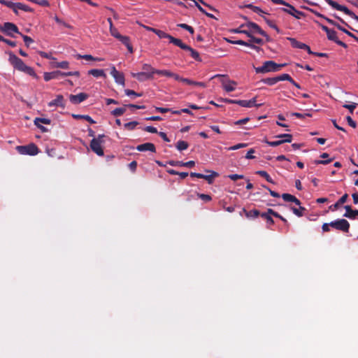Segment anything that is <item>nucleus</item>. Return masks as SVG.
Returning <instances> with one entry per match:
<instances>
[{
  "label": "nucleus",
  "instance_id": "f8f14e48",
  "mask_svg": "<svg viewBox=\"0 0 358 358\" xmlns=\"http://www.w3.org/2000/svg\"><path fill=\"white\" fill-rule=\"evenodd\" d=\"M327 36L329 40L335 42L338 45L347 48L348 45L346 43H343V41H340L337 36L336 32L334 29H330L329 32L327 33Z\"/></svg>",
  "mask_w": 358,
  "mask_h": 358
},
{
  "label": "nucleus",
  "instance_id": "c03bdc74",
  "mask_svg": "<svg viewBox=\"0 0 358 358\" xmlns=\"http://www.w3.org/2000/svg\"><path fill=\"white\" fill-rule=\"evenodd\" d=\"M138 124L137 121H132L124 124V127L127 130H134Z\"/></svg>",
  "mask_w": 358,
  "mask_h": 358
},
{
  "label": "nucleus",
  "instance_id": "3c124183",
  "mask_svg": "<svg viewBox=\"0 0 358 358\" xmlns=\"http://www.w3.org/2000/svg\"><path fill=\"white\" fill-rule=\"evenodd\" d=\"M282 198L285 201L293 202V200L294 199V196L290 194L285 193L282 194Z\"/></svg>",
  "mask_w": 358,
  "mask_h": 358
},
{
  "label": "nucleus",
  "instance_id": "37998d69",
  "mask_svg": "<svg viewBox=\"0 0 358 358\" xmlns=\"http://www.w3.org/2000/svg\"><path fill=\"white\" fill-rule=\"evenodd\" d=\"M185 50L189 51L193 59H194L195 60H196V61L201 60L199 52L197 51H196L195 50H194L193 48H192L190 46H189V48L186 49Z\"/></svg>",
  "mask_w": 358,
  "mask_h": 358
},
{
  "label": "nucleus",
  "instance_id": "f704fd0d",
  "mask_svg": "<svg viewBox=\"0 0 358 358\" xmlns=\"http://www.w3.org/2000/svg\"><path fill=\"white\" fill-rule=\"evenodd\" d=\"M256 174L264 178L266 180V181H268V182L272 183V184L274 183L273 180H272V178H271V176L268 174V173L266 171H257L256 172Z\"/></svg>",
  "mask_w": 358,
  "mask_h": 358
},
{
  "label": "nucleus",
  "instance_id": "4468645a",
  "mask_svg": "<svg viewBox=\"0 0 358 358\" xmlns=\"http://www.w3.org/2000/svg\"><path fill=\"white\" fill-rule=\"evenodd\" d=\"M345 213L343 215L344 217H348L350 220L358 219V209L353 210L350 206H345Z\"/></svg>",
  "mask_w": 358,
  "mask_h": 358
},
{
  "label": "nucleus",
  "instance_id": "9d476101",
  "mask_svg": "<svg viewBox=\"0 0 358 358\" xmlns=\"http://www.w3.org/2000/svg\"><path fill=\"white\" fill-rule=\"evenodd\" d=\"M110 74L114 78L115 82L117 84L121 85L122 86H124V85H125V79H124V76L123 73H121V72L118 71L115 69V67L114 66H113L112 68H111Z\"/></svg>",
  "mask_w": 358,
  "mask_h": 358
},
{
  "label": "nucleus",
  "instance_id": "79ce46f5",
  "mask_svg": "<svg viewBox=\"0 0 358 358\" xmlns=\"http://www.w3.org/2000/svg\"><path fill=\"white\" fill-rule=\"evenodd\" d=\"M276 77H277L278 82L283 81V80H287V81H289V82H293V79L287 73H283V74H281V75L278 76Z\"/></svg>",
  "mask_w": 358,
  "mask_h": 358
},
{
  "label": "nucleus",
  "instance_id": "aec40b11",
  "mask_svg": "<svg viewBox=\"0 0 358 358\" xmlns=\"http://www.w3.org/2000/svg\"><path fill=\"white\" fill-rule=\"evenodd\" d=\"M61 71H55L52 72H47L44 73V80L49 81L52 79H58L61 77Z\"/></svg>",
  "mask_w": 358,
  "mask_h": 358
},
{
  "label": "nucleus",
  "instance_id": "5701e85b",
  "mask_svg": "<svg viewBox=\"0 0 358 358\" xmlns=\"http://www.w3.org/2000/svg\"><path fill=\"white\" fill-rule=\"evenodd\" d=\"M208 173H211L210 175H203L201 173V178L202 179L206 180L208 184H212L213 182L214 178L218 176V173L215 171L206 170Z\"/></svg>",
  "mask_w": 358,
  "mask_h": 358
},
{
  "label": "nucleus",
  "instance_id": "dca6fc26",
  "mask_svg": "<svg viewBox=\"0 0 358 358\" xmlns=\"http://www.w3.org/2000/svg\"><path fill=\"white\" fill-rule=\"evenodd\" d=\"M131 76L136 78L140 82H143L153 78L151 73L145 72L131 73Z\"/></svg>",
  "mask_w": 358,
  "mask_h": 358
},
{
  "label": "nucleus",
  "instance_id": "6e6552de",
  "mask_svg": "<svg viewBox=\"0 0 358 358\" xmlns=\"http://www.w3.org/2000/svg\"><path fill=\"white\" fill-rule=\"evenodd\" d=\"M3 32L6 34L7 36L10 37H15L13 33H16L20 34L18 27L12 22H5L3 24Z\"/></svg>",
  "mask_w": 358,
  "mask_h": 358
},
{
  "label": "nucleus",
  "instance_id": "5fc2aeb1",
  "mask_svg": "<svg viewBox=\"0 0 358 358\" xmlns=\"http://www.w3.org/2000/svg\"><path fill=\"white\" fill-rule=\"evenodd\" d=\"M267 145L271 147H276L281 144H282V141L280 140L275 141H269L268 140H265L264 141Z\"/></svg>",
  "mask_w": 358,
  "mask_h": 358
},
{
  "label": "nucleus",
  "instance_id": "4be33fe9",
  "mask_svg": "<svg viewBox=\"0 0 358 358\" xmlns=\"http://www.w3.org/2000/svg\"><path fill=\"white\" fill-rule=\"evenodd\" d=\"M169 41H170V43H173V45L180 48L182 50H186V49H188L189 48V45L185 44L184 43H182V41L179 39V38H174L173 36H171L170 38H169Z\"/></svg>",
  "mask_w": 358,
  "mask_h": 358
},
{
  "label": "nucleus",
  "instance_id": "338daca9",
  "mask_svg": "<svg viewBox=\"0 0 358 358\" xmlns=\"http://www.w3.org/2000/svg\"><path fill=\"white\" fill-rule=\"evenodd\" d=\"M228 177L232 180H236L238 179H242L244 178L243 175H238V174H231L229 175Z\"/></svg>",
  "mask_w": 358,
  "mask_h": 358
},
{
  "label": "nucleus",
  "instance_id": "680f3d73",
  "mask_svg": "<svg viewBox=\"0 0 358 358\" xmlns=\"http://www.w3.org/2000/svg\"><path fill=\"white\" fill-rule=\"evenodd\" d=\"M143 130L147 132L152 133V134H158L159 133L157 131V129L155 127H152V126H147L143 129Z\"/></svg>",
  "mask_w": 358,
  "mask_h": 358
},
{
  "label": "nucleus",
  "instance_id": "72a5a7b5",
  "mask_svg": "<svg viewBox=\"0 0 358 358\" xmlns=\"http://www.w3.org/2000/svg\"><path fill=\"white\" fill-rule=\"evenodd\" d=\"M55 68H59L63 69H67L69 68V63L67 61H62L60 62H55L52 64Z\"/></svg>",
  "mask_w": 358,
  "mask_h": 358
},
{
  "label": "nucleus",
  "instance_id": "a878e982",
  "mask_svg": "<svg viewBox=\"0 0 358 358\" xmlns=\"http://www.w3.org/2000/svg\"><path fill=\"white\" fill-rule=\"evenodd\" d=\"M142 69L144 71L143 72H145V73H151V75L153 77V75L155 73H157V72L159 71H162V70H157V69H155L154 68H152L151 66V65L148 64H144L142 66Z\"/></svg>",
  "mask_w": 358,
  "mask_h": 358
},
{
  "label": "nucleus",
  "instance_id": "0e129e2a",
  "mask_svg": "<svg viewBox=\"0 0 358 358\" xmlns=\"http://www.w3.org/2000/svg\"><path fill=\"white\" fill-rule=\"evenodd\" d=\"M247 146L245 143H238L235 145H233L229 148V150H236L242 148H245Z\"/></svg>",
  "mask_w": 358,
  "mask_h": 358
},
{
  "label": "nucleus",
  "instance_id": "f3484780",
  "mask_svg": "<svg viewBox=\"0 0 358 358\" xmlns=\"http://www.w3.org/2000/svg\"><path fill=\"white\" fill-rule=\"evenodd\" d=\"M136 150L139 152H145V151H150L152 152H156L155 146L152 143H145L138 145L136 147Z\"/></svg>",
  "mask_w": 358,
  "mask_h": 358
},
{
  "label": "nucleus",
  "instance_id": "a18cd8bd",
  "mask_svg": "<svg viewBox=\"0 0 358 358\" xmlns=\"http://www.w3.org/2000/svg\"><path fill=\"white\" fill-rule=\"evenodd\" d=\"M155 34H156L159 36V38H168V39H169L170 37H171L170 34H168L165 33L164 31H163L162 30H159V29H156V30L155 31Z\"/></svg>",
  "mask_w": 358,
  "mask_h": 358
},
{
  "label": "nucleus",
  "instance_id": "58836bf2",
  "mask_svg": "<svg viewBox=\"0 0 358 358\" xmlns=\"http://www.w3.org/2000/svg\"><path fill=\"white\" fill-rule=\"evenodd\" d=\"M291 210H292L293 213L296 215L298 217L303 216V212L306 210V208L302 206H299V208H296L295 207H292Z\"/></svg>",
  "mask_w": 358,
  "mask_h": 358
},
{
  "label": "nucleus",
  "instance_id": "9b49d317",
  "mask_svg": "<svg viewBox=\"0 0 358 358\" xmlns=\"http://www.w3.org/2000/svg\"><path fill=\"white\" fill-rule=\"evenodd\" d=\"M88 97L89 95L87 94L81 92L76 95L70 94L69 100L73 104H79L86 100Z\"/></svg>",
  "mask_w": 358,
  "mask_h": 358
},
{
  "label": "nucleus",
  "instance_id": "b1692460",
  "mask_svg": "<svg viewBox=\"0 0 358 358\" xmlns=\"http://www.w3.org/2000/svg\"><path fill=\"white\" fill-rule=\"evenodd\" d=\"M287 39L290 41L292 46L294 48L303 50L304 47H306V44L298 41L296 38H287Z\"/></svg>",
  "mask_w": 358,
  "mask_h": 358
},
{
  "label": "nucleus",
  "instance_id": "2f4dec72",
  "mask_svg": "<svg viewBox=\"0 0 358 358\" xmlns=\"http://www.w3.org/2000/svg\"><path fill=\"white\" fill-rule=\"evenodd\" d=\"M261 82L268 85L272 86L278 83L277 77L266 78L261 80Z\"/></svg>",
  "mask_w": 358,
  "mask_h": 358
},
{
  "label": "nucleus",
  "instance_id": "603ef678",
  "mask_svg": "<svg viewBox=\"0 0 358 358\" xmlns=\"http://www.w3.org/2000/svg\"><path fill=\"white\" fill-rule=\"evenodd\" d=\"M291 115L292 116H294L297 118H300V119H303V118H305L306 117H311V114L310 113H296V112H294V113H291Z\"/></svg>",
  "mask_w": 358,
  "mask_h": 358
},
{
  "label": "nucleus",
  "instance_id": "473e14b6",
  "mask_svg": "<svg viewBox=\"0 0 358 358\" xmlns=\"http://www.w3.org/2000/svg\"><path fill=\"white\" fill-rule=\"evenodd\" d=\"M244 211L245 212V215L247 217L256 218L259 215H261L260 212L256 209H253L250 211H246L245 210H244Z\"/></svg>",
  "mask_w": 358,
  "mask_h": 358
},
{
  "label": "nucleus",
  "instance_id": "49530a36",
  "mask_svg": "<svg viewBox=\"0 0 358 358\" xmlns=\"http://www.w3.org/2000/svg\"><path fill=\"white\" fill-rule=\"evenodd\" d=\"M248 37L250 38V42L252 44V43H257L259 45L263 44V40L262 38L255 37L251 33H250V36H248Z\"/></svg>",
  "mask_w": 358,
  "mask_h": 358
},
{
  "label": "nucleus",
  "instance_id": "864d4df0",
  "mask_svg": "<svg viewBox=\"0 0 358 358\" xmlns=\"http://www.w3.org/2000/svg\"><path fill=\"white\" fill-rule=\"evenodd\" d=\"M324 20L330 24L336 27L337 29H338L339 30L341 29L342 26L341 24H339L338 23H337L336 22H335L334 20L329 18V17H324Z\"/></svg>",
  "mask_w": 358,
  "mask_h": 358
},
{
  "label": "nucleus",
  "instance_id": "2eb2a0df",
  "mask_svg": "<svg viewBox=\"0 0 358 358\" xmlns=\"http://www.w3.org/2000/svg\"><path fill=\"white\" fill-rule=\"evenodd\" d=\"M257 97H254L250 100H238V105L242 106V107H246V108H251L253 106L259 107L262 104H256Z\"/></svg>",
  "mask_w": 358,
  "mask_h": 358
},
{
  "label": "nucleus",
  "instance_id": "09e8293b",
  "mask_svg": "<svg viewBox=\"0 0 358 358\" xmlns=\"http://www.w3.org/2000/svg\"><path fill=\"white\" fill-rule=\"evenodd\" d=\"M178 27L188 31L191 34H193L194 32L193 27L187 24H185V23L178 24Z\"/></svg>",
  "mask_w": 358,
  "mask_h": 358
},
{
  "label": "nucleus",
  "instance_id": "e2e57ef3",
  "mask_svg": "<svg viewBox=\"0 0 358 358\" xmlns=\"http://www.w3.org/2000/svg\"><path fill=\"white\" fill-rule=\"evenodd\" d=\"M110 33L111 36H113L115 38H118L121 36L117 29L115 27L110 29Z\"/></svg>",
  "mask_w": 358,
  "mask_h": 358
},
{
  "label": "nucleus",
  "instance_id": "c85d7f7f",
  "mask_svg": "<svg viewBox=\"0 0 358 358\" xmlns=\"http://www.w3.org/2000/svg\"><path fill=\"white\" fill-rule=\"evenodd\" d=\"M278 138H280V141L282 143H291L292 141V136L289 134H280L276 136Z\"/></svg>",
  "mask_w": 358,
  "mask_h": 358
},
{
  "label": "nucleus",
  "instance_id": "f257e3e1",
  "mask_svg": "<svg viewBox=\"0 0 358 358\" xmlns=\"http://www.w3.org/2000/svg\"><path fill=\"white\" fill-rule=\"evenodd\" d=\"M8 54L9 55L8 61L15 69L24 72L34 78L37 77L36 73L32 67L27 66L20 58L17 57L12 52H8Z\"/></svg>",
  "mask_w": 358,
  "mask_h": 358
},
{
  "label": "nucleus",
  "instance_id": "de8ad7c7",
  "mask_svg": "<svg viewBox=\"0 0 358 358\" xmlns=\"http://www.w3.org/2000/svg\"><path fill=\"white\" fill-rule=\"evenodd\" d=\"M20 35L22 37L24 42L25 43V45L27 47H29L30 44L34 42V40L30 36L24 35L22 33Z\"/></svg>",
  "mask_w": 358,
  "mask_h": 358
},
{
  "label": "nucleus",
  "instance_id": "7c9ffc66",
  "mask_svg": "<svg viewBox=\"0 0 358 358\" xmlns=\"http://www.w3.org/2000/svg\"><path fill=\"white\" fill-rule=\"evenodd\" d=\"M127 108L125 105L121 108H117L111 111V114L115 117H119L123 115L126 111Z\"/></svg>",
  "mask_w": 358,
  "mask_h": 358
},
{
  "label": "nucleus",
  "instance_id": "a19ab883",
  "mask_svg": "<svg viewBox=\"0 0 358 358\" xmlns=\"http://www.w3.org/2000/svg\"><path fill=\"white\" fill-rule=\"evenodd\" d=\"M260 216L266 221V222L268 225V227H269L270 225H272L274 224V221H273V218L268 213H261Z\"/></svg>",
  "mask_w": 358,
  "mask_h": 358
},
{
  "label": "nucleus",
  "instance_id": "6ab92c4d",
  "mask_svg": "<svg viewBox=\"0 0 358 358\" xmlns=\"http://www.w3.org/2000/svg\"><path fill=\"white\" fill-rule=\"evenodd\" d=\"M229 42L233 44H237V45L250 47V48L254 49V50H257V52H259L261 50V48L259 47L250 43V41L248 42H246L243 40H237V41H229Z\"/></svg>",
  "mask_w": 358,
  "mask_h": 358
},
{
  "label": "nucleus",
  "instance_id": "c756f323",
  "mask_svg": "<svg viewBox=\"0 0 358 358\" xmlns=\"http://www.w3.org/2000/svg\"><path fill=\"white\" fill-rule=\"evenodd\" d=\"M77 58H78V59H84L89 60V61H98V62H100V61H103V58L94 57L91 55H77Z\"/></svg>",
  "mask_w": 358,
  "mask_h": 358
},
{
  "label": "nucleus",
  "instance_id": "ddd939ff",
  "mask_svg": "<svg viewBox=\"0 0 358 358\" xmlns=\"http://www.w3.org/2000/svg\"><path fill=\"white\" fill-rule=\"evenodd\" d=\"M48 106H59L64 109L66 106L64 96L62 94L57 95L55 99L48 103Z\"/></svg>",
  "mask_w": 358,
  "mask_h": 358
},
{
  "label": "nucleus",
  "instance_id": "774afa93",
  "mask_svg": "<svg viewBox=\"0 0 358 358\" xmlns=\"http://www.w3.org/2000/svg\"><path fill=\"white\" fill-rule=\"evenodd\" d=\"M346 120H347L348 124L350 127H352L353 128H355L357 127L356 122L352 119V117L350 116L346 117Z\"/></svg>",
  "mask_w": 358,
  "mask_h": 358
},
{
  "label": "nucleus",
  "instance_id": "a211bd4d",
  "mask_svg": "<svg viewBox=\"0 0 358 358\" xmlns=\"http://www.w3.org/2000/svg\"><path fill=\"white\" fill-rule=\"evenodd\" d=\"M117 39L119 40L122 44H124L127 47L128 51L130 53H133L134 49H133V47H132V45H131V44L130 43V38H129V36L121 35Z\"/></svg>",
  "mask_w": 358,
  "mask_h": 358
},
{
  "label": "nucleus",
  "instance_id": "412c9836",
  "mask_svg": "<svg viewBox=\"0 0 358 358\" xmlns=\"http://www.w3.org/2000/svg\"><path fill=\"white\" fill-rule=\"evenodd\" d=\"M158 75L167 76V77H171L173 78L175 80L182 82V78L180 77L179 75L174 73L168 70H162V71L157 72Z\"/></svg>",
  "mask_w": 358,
  "mask_h": 358
},
{
  "label": "nucleus",
  "instance_id": "39448f33",
  "mask_svg": "<svg viewBox=\"0 0 358 358\" xmlns=\"http://www.w3.org/2000/svg\"><path fill=\"white\" fill-rule=\"evenodd\" d=\"M330 225L332 228L345 233L349 231L350 226L349 222L345 219H337L331 221Z\"/></svg>",
  "mask_w": 358,
  "mask_h": 358
},
{
  "label": "nucleus",
  "instance_id": "393cba45",
  "mask_svg": "<svg viewBox=\"0 0 358 358\" xmlns=\"http://www.w3.org/2000/svg\"><path fill=\"white\" fill-rule=\"evenodd\" d=\"M222 85H223V87L224 89L229 92H233L235 90V85H236V83L235 81H233V80H229L227 83H224V81H222Z\"/></svg>",
  "mask_w": 358,
  "mask_h": 358
},
{
  "label": "nucleus",
  "instance_id": "e433bc0d",
  "mask_svg": "<svg viewBox=\"0 0 358 358\" xmlns=\"http://www.w3.org/2000/svg\"><path fill=\"white\" fill-rule=\"evenodd\" d=\"M35 125H38V124H50L51 120L48 118H43V117H36L34 120Z\"/></svg>",
  "mask_w": 358,
  "mask_h": 358
},
{
  "label": "nucleus",
  "instance_id": "f03ea898",
  "mask_svg": "<svg viewBox=\"0 0 358 358\" xmlns=\"http://www.w3.org/2000/svg\"><path fill=\"white\" fill-rule=\"evenodd\" d=\"M285 66V64H278L273 61L269 60L264 62L262 66L254 68L257 73H266L268 72L279 71Z\"/></svg>",
  "mask_w": 358,
  "mask_h": 358
},
{
  "label": "nucleus",
  "instance_id": "052dcab7",
  "mask_svg": "<svg viewBox=\"0 0 358 358\" xmlns=\"http://www.w3.org/2000/svg\"><path fill=\"white\" fill-rule=\"evenodd\" d=\"M125 94L127 96H141V94L136 93L132 90L127 89L124 90Z\"/></svg>",
  "mask_w": 358,
  "mask_h": 358
},
{
  "label": "nucleus",
  "instance_id": "69168bd1",
  "mask_svg": "<svg viewBox=\"0 0 358 358\" xmlns=\"http://www.w3.org/2000/svg\"><path fill=\"white\" fill-rule=\"evenodd\" d=\"M343 107L345 108L348 109L350 110V113H353V111L356 108V103L345 104V105H343Z\"/></svg>",
  "mask_w": 358,
  "mask_h": 358
},
{
  "label": "nucleus",
  "instance_id": "bf43d9fd",
  "mask_svg": "<svg viewBox=\"0 0 358 358\" xmlns=\"http://www.w3.org/2000/svg\"><path fill=\"white\" fill-rule=\"evenodd\" d=\"M341 31H342L343 32L345 33L347 35H348L349 36L353 38L356 41L358 42V37H357L355 34H353L352 32L349 31L348 30H347L346 29H345L343 27H341V29H340Z\"/></svg>",
  "mask_w": 358,
  "mask_h": 358
},
{
  "label": "nucleus",
  "instance_id": "7ed1b4c3",
  "mask_svg": "<svg viewBox=\"0 0 358 358\" xmlns=\"http://www.w3.org/2000/svg\"><path fill=\"white\" fill-rule=\"evenodd\" d=\"M105 137L104 134H99L97 137L93 138L90 142L91 150L99 156L104 155L102 144L104 143L103 138Z\"/></svg>",
  "mask_w": 358,
  "mask_h": 358
},
{
  "label": "nucleus",
  "instance_id": "0eeeda50",
  "mask_svg": "<svg viewBox=\"0 0 358 358\" xmlns=\"http://www.w3.org/2000/svg\"><path fill=\"white\" fill-rule=\"evenodd\" d=\"M241 27H247L248 30L251 31V34L257 33L262 36H266V33L256 23L248 21L245 24H242Z\"/></svg>",
  "mask_w": 358,
  "mask_h": 358
},
{
  "label": "nucleus",
  "instance_id": "ea45409f",
  "mask_svg": "<svg viewBox=\"0 0 358 358\" xmlns=\"http://www.w3.org/2000/svg\"><path fill=\"white\" fill-rule=\"evenodd\" d=\"M16 7H17L19 9L24 10L25 12H33L34 9H32L31 7L28 6L27 5H25L22 3H16Z\"/></svg>",
  "mask_w": 358,
  "mask_h": 358
},
{
  "label": "nucleus",
  "instance_id": "423d86ee",
  "mask_svg": "<svg viewBox=\"0 0 358 358\" xmlns=\"http://www.w3.org/2000/svg\"><path fill=\"white\" fill-rule=\"evenodd\" d=\"M329 6L334 9L343 12L345 14L350 16L353 19L358 21V16L356 15L352 11L348 9L346 6L338 4L336 1L333 0H324Z\"/></svg>",
  "mask_w": 358,
  "mask_h": 358
},
{
  "label": "nucleus",
  "instance_id": "20e7f679",
  "mask_svg": "<svg viewBox=\"0 0 358 358\" xmlns=\"http://www.w3.org/2000/svg\"><path fill=\"white\" fill-rule=\"evenodd\" d=\"M16 150L23 155H36L39 152L38 148L34 143H29L27 145H17Z\"/></svg>",
  "mask_w": 358,
  "mask_h": 358
},
{
  "label": "nucleus",
  "instance_id": "1a4fd4ad",
  "mask_svg": "<svg viewBox=\"0 0 358 358\" xmlns=\"http://www.w3.org/2000/svg\"><path fill=\"white\" fill-rule=\"evenodd\" d=\"M282 10L291 15L296 19H300L302 16L304 15L303 12L296 10L292 5L289 4V3L286 6V8H282Z\"/></svg>",
  "mask_w": 358,
  "mask_h": 358
},
{
  "label": "nucleus",
  "instance_id": "8fccbe9b",
  "mask_svg": "<svg viewBox=\"0 0 358 358\" xmlns=\"http://www.w3.org/2000/svg\"><path fill=\"white\" fill-rule=\"evenodd\" d=\"M243 27H241V26L236 29H234L232 31L234 33H241V34H245L248 37V36H250V33H251V31H249L248 29H242Z\"/></svg>",
  "mask_w": 358,
  "mask_h": 358
},
{
  "label": "nucleus",
  "instance_id": "cd10ccee",
  "mask_svg": "<svg viewBox=\"0 0 358 358\" xmlns=\"http://www.w3.org/2000/svg\"><path fill=\"white\" fill-rule=\"evenodd\" d=\"M72 117L76 120H79V119L85 120L86 121L89 122L91 124L95 123V121L94 120H92V118L88 115L73 114Z\"/></svg>",
  "mask_w": 358,
  "mask_h": 358
},
{
  "label": "nucleus",
  "instance_id": "bb28decb",
  "mask_svg": "<svg viewBox=\"0 0 358 358\" xmlns=\"http://www.w3.org/2000/svg\"><path fill=\"white\" fill-rule=\"evenodd\" d=\"M89 75H92L94 77H106L104 71L102 69H91L88 71Z\"/></svg>",
  "mask_w": 358,
  "mask_h": 358
},
{
  "label": "nucleus",
  "instance_id": "4d7b16f0",
  "mask_svg": "<svg viewBox=\"0 0 358 358\" xmlns=\"http://www.w3.org/2000/svg\"><path fill=\"white\" fill-rule=\"evenodd\" d=\"M333 16H334L335 18L338 19V20L341 22V23H342V24H345V26H347L349 29H351V30H352V31H356V32L358 34V31H357V30H355V29H354L352 27H350L349 24H347V23H346V22H345V21H344L341 17H340L339 16H338V15H336V14H334V15H333Z\"/></svg>",
  "mask_w": 358,
  "mask_h": 358
},
{
  "label": "nucleus",
  "instance_id": "6e6d98bb",
  "mask_svg": "<svg viewBox=\"0 0 358 358\" xmlns=\"http://www.w3.org/2000/svg\"><path fill=\"white\" fill-rule=\"evenodd\" d=\"M252 11L259 14L262 17L264 16L263 14H268L266 12L263 10L261 8L256 6H255L253 7Z\"/></svg>",
  "mask_w": 358,
  "mask_h": 358
},
{
  "label": "nucleus",
  "instance_id": "13d9d810",
  "mask_svg": "<svg viewBox=\"0 0 358 358\" xmlns=\"http://www.w3.org/2000/svg\"><path fill=\"white\" fill-rule=\"evenodd\" d=\"M197 196L202 200H203L206 202L210 201L212 199L211 196L208 194H197Z\"/></svg>",
  "mask_w": 358,
  "mask_h": 358
},
{
  "label": "nucleus",
  "instance_id": "c9c22d12",
  "mask_svg": "<svg viewBox=\"0 0 358 358\" xmlns=\"http://www.w3.org/2000/svg\"><path fill=\"white\" fill-rule=\"evenodd\" d=\"M176 147L179 151H182L188 148L189 144L185 141H178Z\"/></svg>",
  "mask_w": 358,
  "mask_h": 358
},
{
  "label": "nucleus",
  "instance_id": "4c0bfd02",
  "mask_svg": "<svg viewBox=\"0 0 358 358\" xmlns=\"http://www.w3.org/2000/svg\"><path fill=\"white\" fill-rule=\"evenodd\" d=\"M262 18L266 22V23L272 29H275L278 33H280V31L279 28L276 26V24L272 21L266 17L265 16H262Z\"/></svg>",
  "mask_w": 358,
  "mask_h": 358
}]
</instances>
